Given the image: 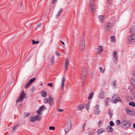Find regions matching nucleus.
<instances>
[{
  "instance_id": "64",
  "label": "nucleus",
  "mask_w": 135,
  "mask_h": 135,
  "mask_svg": "<svg viewBox=\"0 0 135 135\" xmlns=\"http://www.w3.org/2000/svg\"><path fill=\"white\" fill-rule=\"evenodd\" d=\"M122 1H123V0H122Z\"/></svg>"
},
{
  "instance_id": "2",
  "label": "nucleus",
  "mask_w": 135,
  "mask_h": 135,
  "mask_svg": "<svg viewBox=\"0 0 135 135\" xmlns=\"http://www.w3.org/2000/svg\"><path fill=\"white\" fill-rule=\"evenodd\" d=\"M130 122L128 120L124 119L123 120L121 123L122 127L124 128H126L129 127L131 125Z\"/></svg>"
},
{
  "instance_id": "44",
  "label": "nucleus",
  "mask_w": 135,
  "mask_h": 135,
  "mask_svg": "<svg viewBox=\"0 0 135 135\" xmlns=\"http://www.w3.org/2000/svg\"><path fill=\"white\" fill-rule=\"evenodd\" d=\"M109 124H110V126H113L114 125V123L112 121H111L110 122Z\"/></svg>"
},
{
  "instance_id": "32",
  "label": "nucleus",
  "mask_w": 135,
  "mask_h": 135,
  "mask_svg": "<svg viewBox=\"0 0 135 135\" xmlns=\"http://www.w3.org/2000/svg\"><path fill=\"white\" fill-rule=\"evenodd\" d=\"M94 94V93H91L89 95V96L88 97V99L90 100L92 98V97Z\"/></svg>"
},
{
  "instance_id": "24",
  "label": "nucleus",
  "mask_w": 135,
  "mask_h": 135,
  "mask_svg": "<svg viewBox=\"0 0 135 135\" xmlns=\"http://www.w3.org/2000/svg\"><path fill=\"white\" fill-rule=\"evenodd\" d=\"M63 11V10L62 9H60L59 11L58 12L57 14L56 15V17L60 16Z\"/></svg>"
},
{
  "instance_id": "18",
  "label": "nucleus",
  "mask_w": 135,
  "mask_h": 135,
  "mask_svg": "<svg viewBox=\"0 0 135 135\" xmlns=\"http://www.w3.org/2000/svg\"><path fill=\"white\" fill-rule=\"evenodd\" d=\"M131 33L133 35L135 34V26H132L131 29Z\"/></svg>"
},
{
  "instance_id": "27",
  "label": "nucleus",
  "mask_w": 135,
  "mask_h": 135,
  "mask_svg": "<svg viewBox=\"0 0 135 135\" xmlns=\"http://www.w3.org/2000/svg\"><path fill=\"white\" fill-rule=\"evenodd\" d=\"M36 120L35 117L31 116L30 118V121L32 122H34Z\"/></svg>"
},
{
  "instance_id": "34",
  "label": "nucleus",
  "mask_w": 135,
  "mask_h": 135,
  "mask_svg": "<svg viewBox=\"0 0 135 135\" xmlns=\"http://www.w3.org/2000/svg\"><path fill=\"white\" fill-rule=\"evenodd\" d=\"M117 53L116 51H114L113 52L114 56V58L116 59V60H117V58L118 56H116L117 55Z\"/></svg>"
},
{
  "instance_id": "55",
  "label": "nucleus",
  "mask_w": 135,
  "mask_h": 135,
  "mask_svg": "<svg viewBox=\"0 0 135 135\" xmlns=\"http://www.w3.org/2000/svg\"><path fill=\"white\" fill-rule=\"evenodd\" d=\"M133 76H134V77H135V71H134V73H133Z\"/></svg>"
},
{
  "instance_id": "5",
  "label": "nucleus",
  "mask_w": 135,
  "mask_h": 135,
  "mask_svg": "<svg viewBox=\"0 0 135 135\" xmlns=\"http://www.w3.org/2000/svg\"><path fill=\"white\" fill-rule=\"evenodd\" d=\"M25 94L23 91H22L21 93L20 97L17 100V103H18L21 101H22L23 99L25 98Z\"/></svg>"
},
{
  "instance_id": "53",
  "label": "nucleus",
  "mask_w": 135,
  "mask_h": 135,
  "mask_svg": "<svg viewBox=\"0 0 135 135\" xmlns=\"http://www.w3.org/2000/svg\"><path fill=\"white\" fill-rule=\"evenodd\" d=\"M56 0H52V3L53 4H54Z\"/></svg>"
},
{
  "instance_id": "43",
  "label": "nucleus",
  "mask_w": 135,
  "mask_h": 135,
  "mask_svg": "<svg viewBox=\"0 0 135 135\" xmlns=\"http://www.w3.org/2000/svg\"><path fill=\"white\" fill-rule=\"evenodd\" d=\"M44 102L45 103H47L49 102V100L47 98H45L44 99Z\"/></svg>"
},
{
  "instance_id": "7",
  "label": "nucleus",
  "mask_w": 135,
  "mask_h": 135,
  "mask_svg": "<svg viewBox=\"0 0 135 135\" xmlns=\"http://www.w3.org/2000/svg\"><path fill=\"white\" fill-rule=\"evenodd\" d=\"M105 26V30L107 31H109L112 26L111 23L109 22H108L106 23Z\"/></svg>"
},
{
  "instance_id": "31",
  "label": "nucleus",
  "mask_w": 135,
  "mask_h": 135,
  "mask_svg": "<svg viewBox=\"0 0 135 135\" xmlns=\"http://www.w3.org/2000/svg\"><path fill=\"white\" fill-rule=\"evenodd\" d=\"M110 38L112 42H114L115 41V37L114 36H111Z\"/></svg>"
},
{
  "instance_id": "4",
  "label": "nucleus",
  "mask_w": 135,
  "mask_h": 135,
  "mask_svg": "<svg viewBox=\"0 0 135 135\" xmlns=\"http://www.w3.org/2000/svg\"><path fill=\"white\" fill-rule=\"evenodd\" d=\"M71 126L70 120L68 119L67 120V122L65 125V130L66 133H67L70 130Z\"/></svg>"
},
{
  "instance_id": "60",
  "label": "nucleus",
  "mask_w": 135,
  "mask_h": 135,
  "mask_svg": "<svg viewBox=\"0 0 135 135\" xmlns=\"http://www.w3.org/2000/svg\"><path fill=\"white\" fill-rule=\"evenodd\" d=\"M86 125V123H85L83 125V126H85Z\"/></svg>"
},
{
  "instance_id": "21",
  "label": "nucleus",
  "mask_w": 135,
  "mask_h": 135,
  "mask_svg": "<svg viewBox=\"0 0 135 135\" xmlns=\"http://www.w3.org/2000/svg\"><path fill=\"white\" fill-rule=\"evenodd\" d=\"M105 131L103 128H100L97 131V133L98 135H100V134Z\"/></svg>"
},
{
  "instance_id": "8",
  "label": "nucleus",
  "mask_w": 135,
  "mask_h": 135,
  "mask_svg": "<svg viewBox=\"0 0 135 135\" xmlns=\"http://www.w3.org/2000/svg\"><path fill=\"white\" fill-rule=\"evenodd\" d=\"M43 109H46V108L43 105L40 107L39 109L36 111L37 114L40 115H41L42 113H41V112L42 110Z\"/></svg>"
},
{
  "instance_id": "58",
  "label": "nucleus",
  "mask_w": 135,
  "mask_h": 135,
  "mask_svg": "<svg viewBox=\"0 0 135 135\" xmlns=\"http://www.w3.org/2000/svg\"><path fill=\"white\" fill-rule=\"evenodd\" d=\"M84 127H85V126H83V131H84Z\"/></svg>"
},
{
  "instance_id": "28",
  "label": "nucleus",
  "mask_w": 135,
  "mask_h": 135,
  "mask_svg": "<svg viewBox=\"0 0 135 135\" xmlns=\"http://www.w3.org/2000/svg\"><path fill=\"white\" fill-rule=\"evenodd\" d=\"M112 112L111 111L110 109H109L108 112V114L109 115L110 118H111L113 114Z\"/></svg>"
},
{
  "instance_id": "9",
  "label": "nucleus",
  "mask_w": 135,
  "mask_h": 135,
  "mask_svg": "<svg viewBox=\"0 0 135 135\" xmlns=\"http://www.w3.org/2000/svg\"><path fill=\"white\" fill-rule=\"evenodd\" d=\"M80 48L82 49L83 50L85 48V40L84 39H83L80 41Z\"/></svg>"
},
{
  "instance_id": "3",
  "label": "nucleus",
  "mask_w": 135,
  "mask_h": 135,
  "mask_svg": "<svg viewBox=\"0 0 135 135\" xmlns=\"http://www.w3.org/2000/svg\"><path fill=\"white\" fill-rule=\"evenodd\" d=\"M87 74L88 69L87 68L85 67H83L82 70L81 79L83 81V83L85 81V78H86Z\"/></svg>"
},
{
  "instance_id": "20",
  "label": "nucleus",
  "mask_w": 135,
  "mask_h": 135,
  "mask_svg": "<svg viewBox=\"0 0 135 135\" xmlns=\"http://www.w3.org/2000/svg\"><path fill=\"white\" fill-rule=\"evenodd\" d=\"M130 83L135 88V79L133 78H131L130 79Z\"/></svg>"
},
{
  "instance_id": "36",
  "label": "nucleus",
  "mask_w": 135,
  "mask_h": 135,
  "mask_svg": "<svg viewBox=\"0 0 135 135\" xmlns=\"http://www.w3.org/2000/svg\"><path fill=\"white\" fill-rule=\"evenodd\" d=\"M36 80V78H33L30 79L29 81V82L31 84V83L34 82Z\"/></svg>"
},
{
  "instance_id": "10",
  "label": "nucleus",
  "mask_w": 135,
  "mask_h": 135,
  "mask_svg": "<svg viewBox=\"0 0 135 135\" xmlns=\"http://www.w3.org/2000/svg\"><path fill=\"white\" fill-rule=\"evenodd\" d=\"M69 62L70 61L69 59L68 58H67L66 59L64 65L66 71L68 70V67L69 64Z\"/></svg>"
},
{
  "instance_id": "25",
  "label": "nucleus",
  "mask_w": 135,
  "mask_h": 135,
  "mask_svg": "<svg viewBox=\"0 0 135 135\" xmlns=\"http://www.w3.org/2000/svg\"><path fill=\"white\" fill-rule=\"evenodd\" d=\"M41 95L43 97H45L47 96V94L46 92L44 91H41Z\"/></svg>"
},
{
  "instance_id": "46",
  "label": "nucleus",
  "mask_w": 135,
  "mask_h": 135,
  "mask_svg": "<svg viewBox=\"0 0 135 135\" xmlns=\"http://www.w3.org/2000/svg\"><path fill=\"white\" fill-rule=\"evenodd\" d=\"M57 110L58 112H62L64 110L62 109H58Z\"/></svg>"
},
{
  "instance_id": "33",
  "label": "nucleus",
  "mask_w": 135,
  "mask_h": 135,
  "mask_svg": "<svg viewBox=\"0 0 135 135\" xmlns=\"http://www.w3.org/2000/svg\"><path fill=\"white\" fill-rule=\"evenodd\" d=\"M90 103L89 102H88L86 104L85 107L87 109V111L89 109V107L90 106Z\"/></svg>"
},
{
  "instance_id": "14",
  "label": "nucleus",
  "mask_w": 135,
  "mask_h": 135,
  "mask_svg": "<svg viewBox=\"0 0 135 135\" xmlns=\"http://www.w3.org/2000/svg\"><path fill=\"white\" fill-rule=\"evenodd\" d=\"M49 105L51 106H52L54 103V98L51 96H50L49 98Z\"/></svg>"
},
{
  "instance_id": "42",
  "label": "nucleus",
  "mask_w": 135,
  "mask_h": 135,
  "mask_svg": "<svg viewBox=\"0 0 135 135\" xmlns=\"http://www.w3.org/2000/svg\"><path fill=\"white\" fill-rule=\"evenodd\" d=\"M49 129L50 130H54L55 129V127L54 126H50L49 128Z\"/></svg>"
},
{
  "instance_id": "29",
  "label": "nucleus",
  "mask_w": 135,
  "mask_h": 135,
  "mask_svg": "<svg viewBox=\"0 0 135 135\" xmlns=\"http://www.w3.org/2000/svg\"><path fill=\"white\" fill-rule=\"evenodd\" d=\"M129 105L131 106H132L133 107L135 106V103L134 102H132L129 103Z\"/></svg>"
},
{
  "instance_id": "47",
  "label": "nucleus",
  "mask_w": 135,
  "mask_h": 135,
  "mask_svg": "<svg viewBox=\"0 0 135 135\" xmlns=\"http://www.w3.org/2000/svg\"><path fill=\"white\" fill-rule=\"evenodd\" d=\"M30 115V114L29 113H26V117H28Z\"/></svg>"
},
{
  "instance_id": "22",
  "label": "nucleus",
  "mask_w": 135,
  "mask_h": 135,
  "mask_svg": "<svg viewBox=\"0 0 135 135\" xmlns=\"http://www.w3.org/2000/svg\"><path fill=\"white\" fill-rule=\"evenodd\" d=\"M84 106L83 105L80 104L78 107V110H82L84 108Z\"/></svg>"
},
{
  "instance_id": "39",
  "label": "nucleus",
  "mask_w": 135,
  "mask_h": 135,
  "mask_svg": "<svg viewBox=\"0 0 135 135\" xmlns=\"http://www.w3.org/2000/svg\"><path fill=\"white\" fill-rule=\"evenodd\" d=\"M18 124H17L16 126H15L13 128V130L14 131L16 129L18 128L19 126Z\"/></svg>"
},
{
  "instance_id": "15",
  "label": "nucleus",
  "mask_w": 135,
  "mask_h": 135,
  "mask_svg": "<svg viewBox=\"0 0 135 135\" xmlns=\"http://www.w3.org/2000/svg\"><path fill=\"white\" fill-rule=\"evenodd\" d=\"M99 105L97 104L96 105L94 112L95 114H99L100 112L99 111Z\"/></svg>"
},
{
  "instance_id": "16",
  "label": "nucleus",
  "mask_w": 135,
  "mask_h": 135,
  "mask_svg": "<svg viewBox=\"0 0 135 135\" xmlns=\"http://www.w3.org/2000/svg\"><path fill=\"white\" fill-rule=\"evenodd\" d=\"M65 78L64 77H62V78L61 82V88L62 90L64 88V86L65 84Z\"/></svg>"
},
{
  "instance_id": "1",
  "label": "nucleus",
  "mask_w": 135,
  "mask_h": 135,
  "mask_svg": "<svg viewBox=\"0 0 135 135\" xmlns=\"http://www.w3.org/2000/svg\"><path fill=\"white\" fill-rule=\"evenodd\" d=\"M94 0H90L89 9L90 12L94 14L97 8L96 5L94 3Z\"/></svg>"
},
{
  "instance_id": "51",
  "label": "nucleus",
  "mask_w": 135,
  "mask_h": 135,
  "mask_svg": "<svg viewBox=\"0 0 135 135\" xmlns=\"http://www.w3.org/2000/svg\"><path fill=\"white\" fill-rule=\"evenodd\" d=\"M99 69L100 70L101 72L102 73V67H100L99 68Z\"/></svg>"
},
{
  "instance_id": "61",
  "label": "nucleus",
  "mask_w": 135,
  "mask_h": 135,
  "mask_svg": "<svg viewBox=\"0 0 135 135\" xmlns=\"http://www.w3.org/2000/svg\"><path fill=\"white\" fill-rule=\"evenodd\" d=\"M22 3H21V5H20L21 6H22Z\"/></svg>"
},
{
  "instance_id": "40",
  "label": "nucleus",
  "mask_w": 135,
  "mask_h": 135,
  "mask_svg": "<svg viewBox=\"0 0 135 135\" xmlns=\"http://www.w3.org/2000/svg\"><path fill=\"white\" fill-rule=\"evenodd\" d=\"M54 58L55 57L54 56H53L52 57L51 60V63L52 64H54Z\"/></svg>"
},
{
  "instance_id": "56",
  "label": "nucleus",
  "mask_w": 135,
  "mask_h": 135,
  "mask_svg": "<svg viewBox=\"0 0 135 135\" xmlns=\"http://www.w3.org/2000/svg\"><path fill=\"white\" fill-rule=\"evenodd\" d=\"M105 70V69H104L103 70H102V73H103L104 72Z\"/></svg>"
},
{
  "instance_id": "35",
  "label": "nucleus",
  "mask_w": 135,
  "mask_h": 135,
  "mask_svg": "<svg viewBox=\"0 0 135 135\" xmlns=\"http://www.w3.org/2000/svg\"><path fill=\"white\" fill-rule=\"evenodd\" d=\"M31 85L29 82L26 83L25 86V88H27L29 87Z\"/></svg>"
},
{
  "instance_id": "38",
  "label": "nucleus",
  "mask_w": 135,
  "mask_h": 135,
  "mask_svg": "<svg viewBox=\"0 0 135 135\" xmlns=\"http://www.w3.org/2000/svg\"><path fill=\"white\" fill-rule=\"evenodd\" d=\"M116 123L117 126H118L120 124L121 122L119 120H117L116 121Z\"/></svg>"
},
{
  "instance_id": "11",
  "label": "nucleus",
  "mask_w": 135,
  "mask_h": 135,
  "mask_svg": "<svg viewBox=\"0 0 135 135\" xmlns=\"http://www.w3.org/2000/svg\"><path fill=\"white\" fill-rule=\"evenodd\" d=\"M129 40L132 42H134L135 41V35H131L128 37Z\"/></svg>"
},
{
  "instance_id": "13",
  "label": "nucleus",
  "mask_w": 135,
  "mask_h": 135,
  "mask_svg": "<svg viewBox=\"0 0 135 135\" xmlns=\"http://www.w3.org/2000/svg\"><path fill=\"white\" fill-rule=\"evenodd\" d=\"M105 93L103 90H101L100 91L99 97L100 98L103 99L105 97Z\"/></svg>"
},
{
  "instance_id": "6",
  "label": "nucleus",
  "mask_w": 135,
  "mask_h": 135,
  "mask_svg": "<svg viewBox=\"0 0 135 135\" xmlns=\"http://www.w3.org/2000/svg\"><path fill=\"white\" fill-rule=\"evenodd\" d=\"M112 100L113 103H116L118 101L122 102V100L116 94H115L113 97Z\"/></svg>"
},
{
  "instance_id": "26",
  "label": "nucleus",
  "mask_w": 135,
  "mask_h": 135,
  "mask_svg": "<svg viewBox=\"0 0 135 135\" xmlns=\"http://www.w3.org/2000/svg\"><path fill=\"white\" fill-rule=\"evenodd\" d=\"M99 18L102 22H104V18L103 15H100L98 16Z\"/></svg>"
},
{
  "instance_id": "59",
  "label": "nucleus",
  "mask_w": 135,
  "mask_h": 135,
  "mask_svg": "<svg viewBox=\"0 0 135 135\" xmlns=\"http://www.w3.org/2000/svg\"><path fill=\"white\" fill-rule=\"evenodd\" d=\"M40 86H42L43 85V83H41L40 84Z\"/></svg>"
},
{
  "instance_id": "37",
  "label": "nucleus",
  "mask_w": 135,
  "mask_h": 135,
  "mask_svg": "<svg viewBox=\"0 0 135 135\" xmlns=\"http://www.w3.org/2000/svg\"><path fill=\"white\" fill-rule=\"evenodd\" d=\"M32 44L33 45L36 44H38L39 43V41H35L34 40H33L32 41Z\"/></svg>"
},
{
  "instance_id": "19",
  "label": "nucleus",
  "mask_w": 135,
  "mask_h": 135,
  "mask_svg": "<svg viewBox=\"0 0 135 135\" xmlns=\"http://www.w3.org/2000/svg\"><path fill=\"white\" fill-rule=\"evenodd\" d=\"M98 50L99 51L98 52V53L99 55H100L101 54V52L103 51V46H99L98 47Z\"/></svg>"
},
{
  "instance_id": "45",
  "label": "nucleus",
  "mask_w": 135,
  "mask_h": 135,
  "mask_svg": "<svg viewBox=\"0 0 135 135\" xmlns=\"http://www.w3.org/2000/svg\"><path fill=\"white\" fill-rule=\"evenodd\" d=\"M47 85L51 87H52L53 86V85L52 83H48L47 84Z\"/></svg>"
},
{
  "instance_id": "30",
  "label": "nucleus",
  "mask_w": 135,
  "mask_h": 135,
  "mask_svg": "<svg viewBox=\"0 0 135 135\" xmlns=\"http://www.w3.org/2000/svg\"><path fill=\"white\" fill-rule=\"evenodd\" d=\"M36 120H39L41 119L40 116L38 115H36L35 116Z\"/></svg>"
},
{
  "instance_id": "50",
  "label": "nucleus",
  "mask_w": 135,
  "mask_h": 135,
  "mask_svg": "<svg viewBox=\"0 0 135 135\" xmlns=\"http://www.w3.org/2000/svg\"><path fill=\"white\" fill-rule=\"evenodd\" d=\"M55 53L57 55V56H60V54H59L57 51H56Z\"/></svg>"
},
{
  "instance_id": "23",
  "label": "nucleus",
  "mask_w": 135,
  "mask_h": 135,
  "mask_svg": "<svg viewBox=\"0 0 135 135\" xmlns=\"http://www.w3.org/2000/svg\"><path fill=\"white\" fill-rule=\"evenodd\" d=\"M110 100V98H107L105 99L106 102L105 105L106 106H107L109 105V102Z\"/></svg>"
},
{
  "instance_id": "52",
  "label": "nucleus",
  "mask_w": 135,
  "mask_h": 135,
  "mask_svg": "<svg viewBox=\"0 0 135 135\" xmlns=\"http://www.w3.org/2000/svg\"><path fill=\"white\" fill-rule=\"evenodd\" d=\"M101 122H102L101 120H100L99 122H98V125L99 126L100 125V124H101Z\"/></svg>"
},
{
  "instance_id": "54",
  "label": "nucleus",
  "mask_w": 135,
  "mask_h": 135,
  "mask_svg": "<svg viewBox=\"0 0 135 135\" xmlns=\"http://www.w3.org/2000/svg\"><path fill=\"white\" fill-rule=\"evenodd\" d=\"M60 41L64 45H65V43H64L62 41Z\"/></svg>"
},
{
  "instance_id": "63",
  "label": "nucleus",
  "mask_w": 135,
  "mask_h": 135,
  "mask_svg": "<svg viewBox=\"0 0 135 135\" xmlns=\"http://www.w3.org/2000/svg\"><path fill=\"white\" fill-rule=\"evenodd\" d=\"M104 83H105V82H104Z\"/></svg>"
},
{
  "instance_id": "62",
  "label": "nucleus",
  "mask_w": 135,
  "mask_h": 135,
  "mask_svg": "<svg viewBox=\"0 0 135 135\" xmlns=\"http://www.w3.org/2000/svg\"><path fill=\"white\" fill-rule=\"evenodd\" d=\"M104 83H105V82H104Z\"/></svg>"
},
{
  "instance_id": "49",
  "label": "nucleus",
  "mask_w": 135,
  "mask_h": 135,
  "mask_svg": "<svg viewBox=\"0 0 135 135\" xmlns=\"http://www.w3.org/2000/svg\"><path fill=\"white\" fill-rule=\"evenodd\" d=\"M108 2H109V3L111 4L112 3V0H108Z\"/></svg>"
},
{
  "instance_id": "17",
  "label": "nucleus",
  "mask_w": 135,
  "mask_h": 135,
  "mask_svg": "<svg viewBox=\"0 0 135 135\" xmlns=\"http://www.w3.org/2000/svg\"><path fill=\"white\" fill-rule=\"evenodd\" d=\"M106 130L108 132H112L113 131V128L110 126H108L106 128Z\"/></svg>"
},
{
  "instance_id": "12",
  "label": "nucleus",
  "mask_w": 135,
  "mask_h": 135,
  "mask_svg": "<svg viewBox=\"0 0 135 135\" xmlns=\"http://www.w3.org/2000/svg\"><path fill=\"white\" fill-rule=\"evenodd\" d=\"M125 110L126 112L128 114L132 115H133L134 114V112L133 110H131L128 108H126Z\"/></svg>"
},
{
  "instance_id": "57",
  "label": "nucleus",
  "mask_w": 135,
  "mask_h": 135,
  "mask_svg": "<svg viewBox=\"0 0 135 135\" xmlns=\"http://www.w3.org/2000/svg\"><path fill=\"white\" fill-rule=\"evenodd\" d=\"M133 128L135 129V123H134L133 126Z\"/></svg>"
},
{
  "instance_id": "48",
  "label": "nucleus",
  "mask_w": 135,
  "mask_h": 135,
  "mask_svg": "<svg viewBox=\"0 0 135 135\" xmlns=\"http://www.w3.org/2000/svg\"><path fill=\"white\" fill-rule=\"evenodd\" d=\"M41 23H40L37 26V28H39V27H40L41 26Z\"/></svg>"
},
{
  "instance_id": "41",
  "label": "nucleus",
  "mask_w": 135,
  "mask_h": 135,
  "mask_svg": "<svg viewBox=\"0 0 135 135\" xmlns=\"http://www.w3.org/2000/svg\"><path fill=\"white\" fill-rule=\"evenodd\" d=\"M117 82L116 81H115L113 82V85L114 87L115 88H116L117 87Z\"/></svg>"
}]
</instances>
